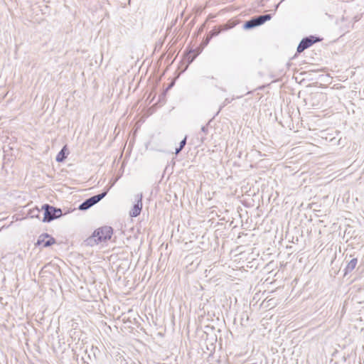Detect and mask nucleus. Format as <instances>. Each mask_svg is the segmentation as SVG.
<instances>
[{"label":"nucleus","mask_w":364,"mask_h":364,"mask_svg":"<svg viewBox=\"0 0 364 364\" xmlns=\"http://www.w3.org/2000/svg\"><path fill=\"white\" fill-rule=\"evenodd\" d=\"M113 230L109 226H104L94 231L92 235L89 237L85 242L87 245L93 246L102 242H106L109 240L112 235Z\"/></svg>","instance_id":"nucleus-1"},{"label":"nucleus","mask_w":364,"mask_h":364,"mask_svg":"<svg viewBox=\"0 0 364 364\" xmlns=\"http://www.w3.org/2000/svg\"><path fill=\"white\" fill-rule=\"evenodd\" d=\"M43 210V222L49 223L55 219L60 218L62 215V210L60 208H57L48 204L42 205Z\"/></svg>","instance_id":"nucleus-2"},{"label":"nucleus","mask_w":364,"mask_h":364,"mask_svg":"<svg viewBox=\"0 0 364 364\" xmlns=\"http://www.w3.org/2000/svg\"><path fill=\"white\" fill-rule=\"evenodd\" d=\"M107 195V192H103L102 193L95 195L85 201H83L80 205L78 209L80 210H87L90 208L92 207L94 205L100 202L103 198Z\"/></svg>","instance_id":"nucleus-3"},{"label":"nucleus","mask_w":364,"mask_h":364,"mask_svg":"<svg viewBox=\"0 0 364 364\" xmlns=\"http://www.w3.org/2000/svg\"><path fill=\"white\" fill-rule=\"evenodd\" d=\"M321 41V38L319 37H316L314 36H310L308 37L304 38L299 43V44L297 46L296 51L297 53H301L306 49L311 47L312 45L317 42H320Z\"/></svg>","instance_id":"nucleus-4"},{"label":"nucleus","mask_w":364,"mask_h":364,"mask_svg":"<svg viewBox=\"0 0 364 364\" xmlns=\"http://www.w3.org/2000/svg\"><path fill=\"white\" fill-rule=\"evenodd\" d=\"M55 243V240L48 233L41 234L36 243V245H43V247H48Z\"/></svg>","instance_id":"nucleus-5"},{"label":"nucleus","mask_w":364,"mask_h":364,"mask_svg":"<svg viewBox=\"0 0 364 364\" xmlns=\"http://www.w3.org/2000/svg\"><path fill=\"white\" fill-rule=\"evenodd\" d=\"M136 198V203L134 205L133 208L129 213V215L132 217H137L138 215H139L142 209V193H141L137 194Z\"/></svg>","instance_id":"nucleus-6"},{"label":"nucleus","mask_w":364,"mask_h":364,"mask_svg":"<svg viewBox=\"0 0 364 364\" xmlns=\"http://www.w3.org/2000/svg\"><path fill=\"white\" fill-rule=\"evenodd\" d=\"M259 26V24L258 23L257 16H254L249 21H247L245 22V23L243 24V28L245 30H249V29L254 28Z\"/></svg>","instance_id":"nucleus-7"},{"label":"nucleus","mask_w":364,"mask_h":364,"mask_svg":"<svg viewBox=\"0 0 364 364\" xmlns=\"http://www.w3.org/2000/svg\"><path fill=\"white\" fill-rule=\"evenodd\" d=\"M69 154V151L67 149V146H64L58 154L55 160L58 162H63L65 161V159L67 158L68 155Z\"/></svg>","instance_id":"nucleus-8"},{"label":"nucleus","mask_w":364,"mask_h":364,"mask_svg":"<svg viewBox=\"0 0 364 364\" xmlns=\"http://www.w3.org/2000/svg\"><path fill=\"white\" fill-rule=\"evenodd\" d=\"M41 213H43L42 209L40 210L39 208L36 207L32 209H30L28 212L27 215L31 218H39L40 219L41 218L40 215Z\"/></svg>","instance_id":"nucleus-9"},{"label":"nucleus","mask_w":364,"mask_h":364,"mask_svg":"<svg viewBox=\"0 0 364 364\" xmlns=\"http://www.w3.org/2000/svg\"><path fill=\"white\" fill-rule=\"evenodd\" d=\"M358 260L356 258L352 259L346 267V274L352 272L356 267Z\"/></svg>","instance_id":"nucleus-10"},{"label":"nucleus","mask_w":364,"mask_h":364,"mask_svg":"<svg viewBox=\"0 0 364 364\" xmlns=\"http://www.w3.org/2000/svg\"><path fill=\"white\" fill-rule=\"evenodd\" d=\"M256 16L257 18L259 26L264 24L266 21H269L272 18L271 14H264Z\"/></svg>","instance_id":"nucleus-11"},{"label":"nucleus","mask_w":364,"mask_h":364,"mask_svg":"<svg viewBox=\"0 0 364 364\" xmlns=\"http://www.w3.org/2000/svg\"><path fill=\"white\" fill-rule=\"evenodd\" d=\"M221 28H213L210 31L208 36H211L212 38L213 37L218 36L221 32Z\"/></svg>","instance_id":"nucleus-12"},{"label":"nucleus","mask_w":364,"mask_h":364,"mask_svg":"<svg viewBox=\"0 0 364 364\" xmlns=\"http://www.w3.org/2000/svg\"><path fill=\"white\" fill-rule=\"evenodd\" d=\"M186 144V136L183 140H181L180 142L179 146L181 147V149H183Z\"/></svg>","instance_id":"nucleus-13"},{"label":"nucleus","mask_w":364,"mask_h":364,"mask_svg":"<svg viewBox=\"0 0 364 364\" xmlns=\"http://www.w3.org/2000/svg\"><path fill=\"white\" fill-rule=\"evenodd\" d=\"M211 39V36H209L208 35L207 36L205 40L203 41V46H207L209 43V41H210Z\"/></svg>","instance_id":"nucleus-14"},{"label":"nucleus","mask_w":364,"mask_h":364,"mask_svg":"<svg viewBox=\"0 0 364 364\" xmlns=\"http://www.w3.org/2000/svg\"><path fill=\"white\" fill-rule=\"evenodd\" d=\"M201 132L204 134V135H206L207 132H208V128L207 127L205 126H203L201 127Z\"/></svg>","instance_id":"nucleus-15"},{"label":"nucleus","mask_w":364,"mask_h":364,"mask_svg":"<svg viewBox=\"0 0 364 364\" xmlns=\"http://www.w3.org/2000/svg\"><path fill=\"white\" fill-rule=\"evenodd\" d=\"M182 149H181V147H180V146H178V148H176V149L175 154H179Z\"/></svg>","instance_id":"nucleus-16"}]
</instances>
